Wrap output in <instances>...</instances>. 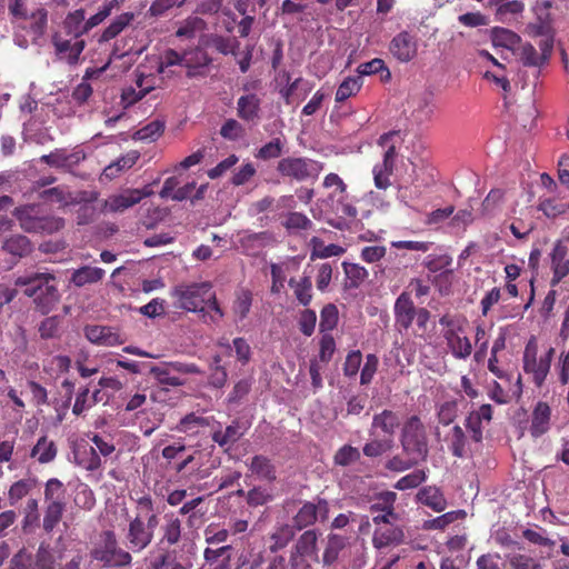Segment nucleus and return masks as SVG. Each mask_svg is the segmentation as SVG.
<instances>
[{
	"mask_svg": "<svg viewBox=\"0 0 569 569\" xmlns=\"http://www.w3.org/2000/svg\"><path fill=\"white\" fill-rule=\"evenodd\" d=\"M171 296L177 308L200 313L206 323L217 325L224 316L208 281L178 284Z\"/></svg>",
	"mask_w": 569,
	"mask_h": 569,
	"instance_id": "f257e3e1",
	"label": "nucleus"
},
{
	"mask_svg": "<svg viewBox=\"0 0 569 569\" xmlns=\"http://www.w3.org/2000/svg\"><path fill=\"white\" fill-rule=\"evenodd\" d=\"M17 287H24L23 293L33 298L37 308L42 313H49L59 301V292L54 277L50 273H31L16 279Z\"/></svg>",
	"mask_w": 569,
	"mask_h": 569,
	"instance_id": "f03ea898",
	"label": "nucleus"
},
{
	"mask_svg": "<svg viewBox=\"0 0 569 569\" xmlns=\"http://www.w3.org/2000/svg\"><path fill=\"white\" fill-rule=\"evenodd\" d=\"M138 515L129 522L127 532L128 547L132 551L143 550L152 540L154 528L158 525L157 515L152 509L149 497H142L138 501Z\"/></svg>",
	"mask_w": 569,
	"mask_h": 569,
	"instance_id": "7ed1b4c3",
	"label": "nucleus"
},
{
	"mask_svg": "<svg viewBox=\"0 0 569 569\" xmlns=\"http://www.w3.org/2000/svg\"><path fill=\"white\" fill-rule=\"evenodd\" d=\"M555 355L552 347L539 350L538 342L531 337L527 342L522 356V369L537 387H541L550 371Z\"/></svg>",
	"mask_w": 569,
	"mask_h": 569,
	"instance_id": "20e7f679",
	"label": "nucleus"
},
{
	"mask_svg": "<svg viewBox=\"0 0 569 569\" xmlns=\"http://www.w3.org/2000/svg\"><path fill=\"white\" fill-rule=\"evenodd\" d=\"M439 323L443 327V338L450 353L460 360L467 359L472 352V346L467 337L465 318L443 316Z\"/></svg>",
	"mask_w": 569,
	"mask_h": 569,
	"instance_id": "39448f33",
	"label": "nucleus"
},
{
	"mask_svg": "<svg viewBox=\"0 0 569 569\" xmlns=\"http://www.w3.org/2000/svg\"><path fill=\"white\" fill-rule=\"evenodd\" d=\"M402 141L400 131H389L379 138V144L386 148L383 159L372 168L376 188L386 190L391 186V176L395 167L396 144Z\"/></svg>",
	"mask_w": 569,
	"mask_h": 569,
	"instance_id": "423d86ee",
	"label": "nucleus"
},
{
	"mask_svg": "<svg viewBox=\"0 0 569 569\" xmlns=\"http://www.w3.org/2000/svg\"><path fill=\"white\" fill-rule=\"evenodd\" d=\"M20 227L27 232L53 233L64 227V220L54 216H42L38 206H26L14 210Z\"/></svg>",
	"mask_w": 569,
	"mask_h": 569,
	"instance_id": "0eeeda50",
	"label": "nucleus"
},
{
	"mask_svg": "<svg viewBox=\"0 0 569 569\" xmlns=\"http://www.w3.org/2000/svg\"><path fill=\"white\" fill-rule=\"evenodd\" d=\"M419 171L418 166L413 161L408 160L407 163H402L401 170L396 176L397 199L409 208H413V204L422 196V182Z\"/></svg>",
	"mask_w": 569,
	"mask_h": 569,
	"instance_id": "6e6552de",
	"label": "nucleus"
},
{
	"mask_svg": "<svg viewBox=\"0 0 569 569\" xmlns=\"http://www.w3.org/2000/svg\"><path fill=\"white\" fill-rule=\"evenodd\" d=\"M401 443L403 451L413 461L425 460L428 456V443L422 422L417 417H411L402 429Z\"/></svg>",
	"mask_w": 569,
	"mask_h": 569,
	"instance_id": "1a4fd4ad",
	"label": "nucleus"
},
{
	"mask_svg": "<svg viewBox=\"0 0 569 569\" xmlns=\"http://www.w3.org/2000/svg\"><path fill=\"white\" fill-rule=\"evenodd\" d=\"M278 172L298 181L316 179L322 170L319 162L307 158H283L278 162Z\"/></svg>",
	"mask_w": 569,
	"mask_h": 569,
	"instance_id": "9d476101",
	"label": "nucleus"
},
{
	"mask_svg": "<svg viewBox=\"0 0 569 569\" xmlns=\"http://www.w3.org/2000/svg\"><path fill=\"white\" fill-rule=\"evenodd\" d=\"M93 558L111 566H123L131 561V556L117 546L114 533L104 531L99 546L93 550Z\"/></svg>",
	"mask_w": 569,
	"mask_h": 569,
	"instance_id": "9b49d317",
	"label": "nucleus"
},
{
	"mask_svg": "<svg viewBox=\"0 0 569 569\" xmlns=\"http://www.w3.org/2000/svg\"><path fill=\"white\" fill-rule=\"evenodd\" d=\"M151 194L152 190L150 187H144L143 189H124L119 193L109 196L104 201L103 210L112 213L123 212Z\"/></svg>",
	"mask_w": 569,
	"mask_h": 569,
	"instance_id": "f8f14e48",
	"label": "nucleus"
},
{
	"mask_svg": "<svg viewBox=\"0 0 569 569\" xmlns=\"http://www.w3.org/2000/svg\"><path fill=\"white\" fill-rule=\"evenodd\" d=\"M72 461L88 470L94 471L100 468L101 459L92 446L91 439L87 437L77 438L71 441Z\"/></svg>",
	"mask_w": 569,
	"mask_h": 569,
	"instance_id": "ddd939ff",
	"label": "nucleus"
},
{
	"mask_svg": "<svg viewBox=\"0 0 569 569\" xmlns=\"http://www.w3.org/2000/svg\"><path fill=\"white\" fill-rule=\"evenodd\" d=\"M9 9L13 17L21 18L24 20L22 28H30L33 38L40 36L47 24V13L43 9H38L32 12L31 16L27 17L26 2L23 0H11Z\"/></svg>",
	"mask_w": 569,
	"mask_h": 569,
	"instance_id": "4468645a",
	"label": "nucleus"
},
{
	"mask_svg": "<svg viewBox=\"0 0 569 569\" xmlns=\"http://www.w3.org/2000/svg\"><path fill=\"white\" fill-rule=\"evenodd\" d=\"M389 51L398 61L409 62L418 54V40L408 31H401L391 39Z\"/></svg>",
	"mask_w": 569,
	"mask_h": 569,
	"instance_id": "2eb2a0df",
	"label": "nucleus"
},
{
	"mask_svg": "<svg viewBox=\"0 0 569 569\" xmlns=\"http://www.w3.org/2000/svg\"><path fill=\"white\" fill-rule=\"evenodd\" d=\"M157 86V78L152 74H146L138 69L136 86L123 89L121 94V103L123 108H128L142 99L147 93Z\"/></svg>",
	"mask_w": 569,
	"mask_h": 569,
	"instance_id": "dca6fc26",
	"label": "nucleus"
},
{
	"mask_svg": "<svg viewBox=\"0 0 569 569\" xmlns=\"http://www.w3.org/2000/svg\"><path fill=\"white\" fill-rule=\"evenodd\" d=\"M53 44L58 57L70 64L79 61L86 46L84 41L79 37L71 36L67 39L60 34L53 37Z\"/></svg>",
	"mask_w": 569,
	"mask_h": 569,
	"instance_id": "f3484780",
	"label": "nucleus"
},
{
	"mask_svg": "<svg viewBox=\"0 0 569 569\" xmlns=\"http://www.w3.org/2000/svg\"><path fill=\"white\" fill-rule=\"evenodd\" d=\"M84 335L90 342L106 347L119 346L126 341L118 330L104 326H87Z\"/></svg>",
	"mask_w": 569,
	"mask_h": 569,
	"instance_id": "a211bd4d",
	"label": "nucleus"
},
{
	"mask_svg": "<svg viewBox=\"0 0 569 569\" xmlns=\"http://www.w3.org/2000/svg\"><path fill=\"white\" fill-rule=\"evenodd\" d=\"M416 308L409 293L402 292L396 300L393 312L397 328L407 330L415 320Z\"/></svg>",
	"mask_w": 569,
	"mask_h": 569,
	"instance_id": "6ab92c4d",
	"label": "nucleus"
},
{
	"mask_svg": "<svg viewBox=\"0 0 569 569\" xmlns=\"http://www.w3.org/2000/svg\"><path fill=\"white\" fill-rule=\"evenodd\" d=\"M550 419H551V409L548 403L543 401L537 402L535 406L531 419H530V426H529V432L533 438H538L550 429Z\"/></svg>",
	"mask_w": 569,
	"mask_h": 569,
	"instance_id": "aec40b11",
	"label": "nucleus"
},
{
	"mask_svg": "<svg viewBox=\"0 0 569 569\" xmlns=\"http://www.w3.org/2000/svg\"><path fill=\"white\" fill-rule=\"evenodd\" d=\"M183 67L187 69L188 77H196L203 72L210 63V58L201 48L186 50L183 52Z\"/></svg>",
	"mask_w": 569,
	"mask_h": 569,
	"instance_id": "412c9836",
	"label": "nucleus"
},
{
	"mask_svg": "<svg viewBox=\"0 0 569 569\" xmlns=\"http://www.w3.org/2000/svg\"><path fill=\"white\" fill-rule=\"evenodd\" d=\"M567 248L562 242L558 241L551 252V267L553 277L552 286L559 283L569 273V259H567Z\"/></svg>",
	"mask_w": 569,
	"mask_h": 569,
	"instance_id": "4be33fe9",
	"label": "nucleus"
},
{
	"mask_svg": "<svg viewBox=\"0 0 569 569\" xmlns=\"http://www.w3.org/2000/svg\"><path fill=\"white\" fill-rule=\"evenodd\" d=\"M260 98L254 93L241 96L237 101L239 118L247 122H257L260 119Z\"/></svg>",
	"mask_w": 569,
	"mask_h": 569,
	"instance_id": "5701e85b",
	"label": "nucleus"
},
{
	"mask_svg": "<svg viewBox=\"0 0 569 569\" xmlns=\"http://www.w3.org/2000/svg\"><path fill=\"white\" fill-rule=\"evenodd\" d=\"M328 513V503L319 501L317 505L305 503L298 511L295 520L299 528H305L312 525L318 517L326 519Z\"/></svg>",
	"mask_w": 569,
	"mask_h": 569,
	"instance_id": "b1692460",
	"label": "nucleus"
},
{
	"mask_svg": "<svg viewBox=\"0 0 569 569\" xmlns=\"http://www.w3.org/2000/svg\"><path fill=\"white\" fill-rule=\"evenodd\" d=\"M403 539V532L400 528L389 526H380L376 529L372 538L373 546L378 549L390 545H398Z\"/></svg>",
	"mask_w": 569,
	"mask_h": 569,
	"instance_id": "393cba45",
	"label": "nucleus"
},
{
	"mask_svg": "<svg viewBox=\"0 0 569 569\" xmlns=\"http://www.w3.org/2000/svg\"><path fill=\"white\" fill-rule=\"evenodd\" d=\"M398 426V416L392 411L385 410L373 417L372 433L379 436L381 432L386 436H392Z\"/></svg>",
	"mask_w": 569,
	"mask_h": 569,
	"instance_id": "a878e982",
	"label": "nucleus"
},
{
	"mask_svg": "<svg viewBox=\"0 0 569 569\" xmlns=\"http://www.w3.org/2000/svg\"><path fill=\"white\" fill-rule=\"evenodd\" d=\"M161 526L162 542L169 546L176 545L181 538V521L174 513H166Z\"/></svg>",
	"mask_w": 569,
	"mask_h": 569,
	"instance_id": "bb28decb",
	"label": "nucleus"
},
{
	"mask_svg": "<svg viewBox=\"0 0 569 569\" xmlns=\"http://www.w3.org/2000/svg\"><path fill=\"white\" fill-rule=\"evenodd\" d=\"M41 159L50 166L70 167L84 159V154L82 151L68 152L66 150H57L50 154L43 156Z\"/></svg>",
	"mask_w": 569,
	"mask_h": 569,
	"instance_id": "cd10ccee",
	"label": "nucleus"
},
{
	"mask_svg": "<svg viewBox=\"0 0 569 569\" xmlns=\"http://www.w3.org/2000/svg\"><path fill=\"white\" fill-rule=\"evenodd\" d=\"M150 373L160 385L172 387L184 385V380L174 373L169 362L151 367Z\"/></svg>",
	"mask_w": 569,
	"mask_h": 569,
	"instance_id": "c85d7f7f",
	"label": "nucleus"
},
{
	"mask_svg": "<svg viewBox=\"0 0 569 569\" xmlns=\"http://www.w3.org/2000/svg\"><path fill=\"white\" fill-rule=\"evenodd\" d=\"M134 19V13L124 12L116 17L112 22L103 30L99 38V42H108L109 40L116 38L122 30L130 24V22Z\"/></svg>",
	"mask_w": 569,
	"mask_h": 569,
	"instance_id": "c756f323",
	"label": "nucleus"
},
{
	"mask_svg": "<svg viewBox=\"0 0 569 569\" xmlns=\"http://www.w3.org/2000/svg\"><path fill=\"white\" fill-rule=\"evenodd\" d=\"M104 276V270L98 267H82L73 271L71 281L77 287H83L89 283L100 281Z\"/></svg>",
	"mask_w": 569,
	"mask_h": 569,
	"instance_id": "7c9ffc66",
	"label": "nucleus"
},
{
	"mask_svg": "<svg viewBox=\"0 0 569 569\" xmlns=\"http://www.w3.org/2000/svg\"><path fill=\"white\" fill-rule=\"evenodd\" d=\"M107 69V64L99 69H88L83 76L82 81L74 88L72 97L79 103L88 100L92 94V88L88 80L99 77Z\"/></svg>",
	"mask_w": 569,
	"mask_h": 569,
	"instance_id": "2f4dec72",
	"label": "nucleus"
},
{
	"mask_svg": "<svg viewBox=\"0 0 569 569\" xmlns=\"http://www.w3.org/2000/svg\"><path fill=\"white\" fill-rule=\"evenodd\" d=\"M418 500L437 512L445 510L447 502L440 490L436 487H427L419 491Z\"/></svg>",
	"mask_w": 569,
	"mask_h": 569,
	"instance_id": "473e14b6",
	"label": "nucleus"
},
{
	"mask_svg": "<svg viewBox=\"0 0 569 569\" xmlns=\"http://www.w3.org/2000/svg\"><path fill=\"white\" fill-rule=\"evenodd\" d=\"M3 250L16 257H24L32 250L29 239L24 236L17 234L8 238L2 246Z\"/></svg>",
	"mask_w": 569,
	"mask_h": 569,
	"instance_id": "72a5a7b5",
	"label": "nucleus"
},
{
	"mask_svg": "<svg viewBox=\"0 0 569 569\" xmlns=\"http://www.w3.org/2000/svg\"><path fill=\"white\" fill-rule=\"evenodd\" d=\"M57 455V448L52 440L41 437L31 451V456L41 463L50 462Z\"/></svg>",
	"mask_w": 569,
	"mask_h": 569,
	"instance_id": "f704fd0d",
	"label": "nucleus"
},
{
	"mask_svg": "<svg viewBox=\"0 0 569 569\" xmlns=\"http://www.w3.org/2000/svg\"><path fill=\"white\" fill-rule=\"evenodd\" d=\"M492 44L509 50H515L520 42V38L515 32L505 28H495L491 36Z\"/></svg>",
	"mask_w": 569,
	"mask_h": 569,
	"instance_id": "c9c22d12",
	"label": "nucleus"
},
{
	"mask_svg": "<svg viewBox=\"0 0 569 569\" xmlns=\"http://www.w3.org/2000/svg\"><path fill=\"white\" fill-rule=\"evenodd\" d=\"M310 244L312 247L311 259L337 257L345 252V249L342 247L333 243L325 244V242L317 237H313L311 239Z\"/></svg>",
	"mask_w": 569,
	"mask_h": 569,
	"instance_id": "e433bc0d",
	"label": "nucleus"
},
{
	"mask_svg": "<svg viewBox=\"0 0 569 569\" xmlns=\"http://www.w3.org/2000/svg\"><path fill=\"white\" fill-rule=\"evenodd\" d=\"M243 435V430L238 423H232L226 428L224 431L218 430L212 435V439L220 447H227L233 445Z\"/></svg>",
	"mask_w": 569,
	"mask_h": 569,
	"instance_id": "4c0bfd02",
	"label": "nucleus"
},
{
	"mask_svg": "<svg viewBox=\"0 0 569 569\" xmlns=\"http://www.w3.org/2000/svg\"><path fill=\"white\" fill-rule=\"evenodd\" d=\"M445 441L448 442V446L452 453L456 457H463L466 453V437L463 430L459 426H453L449 433L446 436Z\"/></svg>",
	"mask_w": 569,
	"mask_h": 569,
	"instance_id": "58836bf2",
	"label": "nucleus"
},
{
	"mask_svg": "<svg viewBox=\"0 0 569 569\" xmlns=\"http://www.w3.org/2000/svg\"><path fill=\"white\" fill-rule=\"evenodd\" d=\"M312 90V84L302 79L297 78L292 83H290L287 88L281 90L282 97L286 99L287 103H291L293 101L295 96L300 98H305Z\"/></svg>",
	"mask_w": 569,
	"mask_h": 569,
	"instance_id": "ea45409f",
	"label": "nucleus"
},
{
	"mask_svg": "<svg viewBox=\"0 0 569 569\" xmlns=\"http://www.w3.org/2000/svg\"><path fill=\"white\" fill-rule=\"evenodd\" d=\"M64 507V502H47V508L43 517V528L46 531H52V529L59 523L63 515Z\"/></svg>",
	"mask_w": 569,
	"mask_h": 569,
	"instance_id": "a19ab883",
	"label": "nucleus"
},
{
	"mask_svg": "<svg viewBox=\"0 0 569 569\" xmlns=\"http://www.w3.org/2000/svg\"><path fill=\"white\" fill-rule=\"evenodd\" d=\"M206 28V22L199 17L187 18L177 29L176 36L178 38L191 39L197 33L202 32Z\"/></svg>",
	"mask_w": 569,
	"mask_h": 569,
	"instance_id": "79ce46f5",
	"label": "nucleus"
},
{
	"mask_svg": "<svg viewBox=\"0 0 569 569\" xmlns=\"http://www.w3.org/2000/svg\"><path fill=\"white\" fill-rule=\"evenodd\" d=\"M64 27L70 36L79 38L83 32L90 29L87 28V20L83 10H76L74 12L69 13L66 18Z\"/></svg>",
	"mask_w": 569,
	"mask_h": 569,
	"instance_id": "37998d69",
	"label": "nucleus"
},
{
	"mask_svg": "<svg viewBox=\"0 0 569 569\" xmlns=\"http://www.w3.org/2000/svg\"><path fill=\"white\" fill-rule=\"evenodd\" d=\"M345 537L333 533L329 535L328 543L322 556L325 565L333 563L338 559L339 552L345 548Z\"/></svg>",
	"mask_w": 569,
	"mask_h": 569,
	"instance_id": "c03bdc74",
	"label": "nucleus"
},
{
	"mask_svg": "<svg viewBox=\"0 0 569 569\" xmlns=\"http://www.w3.org/2000/svg\"><path fill=\"white\" fill-rule=\"evenodd\" d=\"M208 425L209 421L207 418L190 413L183 417L174 429L179 432L194 435L199 432L200 428Z\"/></svg>",
	"mask_w": 569,
	"mask_h": 569,
	"instance_id": "a18cd8bd",
	"label": "nucleus"
},
{
	"mask_svg": "<svg viewBox=\"0 0 569 569\" xmlns=\"http://www.w3.org/2000/svg\"><path fill=\"white\" fill-rule=\"evenodd\" d=\"M362 86V80L360 77H348L346 78L337 89L336 92V101L342 102L356 94Z\"/></svg>",
	"mask_w": 569,
	"mask_h": 569,
	"instance_id": "49530a36",
	"label": "nucleus"
},
{
	"mask_svg": "<svg viewBox=\"0 0 569 569\" xmlns=\"http://www.w3.org/2000/svg\"><path fill=\"white\" fill-rule=\"evenodd\" d=\"M164 126L160 121H152L137 130L133 139L138 141L152 142L157 140L163 132Z\"/></svg>",
	"mask_w": 569,
	"mask_h": 569,
	"instance_id": "de8ad7c7",
	"label": "nucleus"
},
{
	"mask_svg": "<svg viewBox=\"0 0 569 569\" xmlns=\"http://www.w3.org/2000/svg\"><path fill=\"white\" fill-rule=\"evenodd\" d=\"M34 481L32 479H21L11 485L8 491V499L11 506H14L19 500L24 498L33 488Z\"/></svg>",
	"mask_w": 569,
	"mask_h": 569,
	"instance_id": "09e8293b",
	"label": "nucleus"
},
{
	"mask_svg": "<svg viewBox=\"0 0 569 569\" xmlns=\"http://www.w3.org/2000/svg\"><path fill=\"white\" fill-rule=\"evenodd\" d=\"M139 159V152L137 151H130L122 156L119 160H117L114 163L108 166L104 169V174L109 178L114 177L119 171L130 169Z\"/></svg>",
	"mask_w": 569,
	"mask_h": 569,
	"instance_id": "8fccbe9b",
	"label": "nucleus"
},
{
	"mask_svg": "<svg viewBox=\"0 0 569 569\" xmlns=\"http://www.w3.org/2000/svg\"><path fill=\"white\" fill-rule=\"evenodd\" d=\"M252 295L247 290L237 292L236 299L232 305V311L238 320H243L251 308Z\"/></svg>",
	"mask_w": 569,
	"mask_h": 569,
	"instance_id": "3c124183",
	"label": "nucleus"
},
{
	"mask_svg": "<svg viewBox=\"0 0 569 569\" xmlns=\"http://www.w3.org/2000/svg\"><path fill=\"white\" fill-rule=\"evenodd\" d=\"M290 287L293 288L295 296L298 299V301L307 306L311 301V280L309 277H303L299 281H296L291 279L289 281Z\"/></svg>",
	"mask_w": 569,
	"mask_h": 569,
	"instance_id": "603ef678",
	"label": "nucleus"
},
{
	"mask_svg": "<svg viewBox=\"0 0 569 569\" xmlns=\"http://www.w3.org/2000/svg\"><path fill=\"white\" fill-rule=\"evenodd\" d=\"M283 226L291 232L307 230L312 226L311 220L300 212H291L289 213L284 221Z\"/></svg>",
	"mask_w": 569,
	"mask_h": 569,
	"instance_id": "864d4df0",
	"label": "nucleus"
},
{
	"mask_svg": "<svg viewBox=\"0 0 569 569\" xmlns=\"http://www.w3.org/2000/svg\"><path fill=\"white\" fill-rule=\"evenodd\" d=\"M283 149V142L280 138H274L270 142L262 146L257 153L254 154L256 158L261 160H269L278 158Z\"/></svg>",
	"mask_w": 569,
	"mask_h": 569,
	"instance_id": "5fc2aeb1",
	"label": "nucleus"
},
{
	"mask_svg": "<svg viewBox=\"0 0 569 569\" xmlns=\"http://www.w3.org/2000/svg\"><path fill=\"white\" fill-rule=\"evenodd\" d=\"M46 502H64V488L61 481L52 478L47 481L44 489Z\"/></svg>",
	"mask_w": 569,
	"mask_h": 569,
	"instance_id": "6e6d98bb",
	"label": "nucleus"
},
{
	"mask_svg": "<svg viewBox=\"0 0 569 569\" xmlns=\"http://www.w3.org/2000/svg\"><path fill=\"white\" fill-rule=\"evenodd\" d=\"M219 346L226 347L228 350H234L236 357L239 361L246 363L249 361L251 356V348L249 343L243 338H236L232 341V347L222 341L219 342Z\"/></svg>",
	"mask_w": 569,
	"mask_h": 569,
	"instance_id": "4d7b16f0",
	"label": "nucleus"
},
{
	"mask_svg": "<svg viewBox=\"0 0 569 569\" xmlns=\"http://www.w3.org/2000/svg\"><path fill=\"white\" fill-rule=\"evenodd\" d=\"M244 132L246 131H244L243 126L234 119L227 120L220 129V134L224 139L231 140V141H237V140L243 138Z\"/></svg>",
	"mask_w": 569,
	"mask_h": 569,
	"instance_id": "13d9d810",
	"label": "nucleus"
},
{
	"mask_svg": "<svg viewBox=\"0 0 569 569\" xmlns=\"http://www.w3.org/2000/svg\"><path fill=\"white\" fill-rule=\"evenodd\" d=\"M360 459V451L351 447L349 445H346L341 447L337 453L335 455V463L346 467L351 465L355 461H358Z\"/></svg>",
	"mask_w": 569,
	"mask_h": 569,
	"instance_id": "bf43d9fd",
	"label": "nucleus"
},
{
	"mask_svg": "<svg viewBox=\"0 0 569 569\" xmlns=\"http://www.w3.org/2000/svg\"><path fill=\"white\" fill-rule=\"evenodd\" d=\"M457 411H458V403L456 400H448V401L442 402L438 407V411H437L439 422L445 426L450 425L456 419Z\"/></svg>",
	"mask_w": 569,
	"mask_h": 569,
	"instance_id": "052dcab7",
	"label": "nucleus"
},
{
	"mask_svg": "<svg viewBox=\"0 0 569 569\" xmlns=\"http://www.w3.org/2000/svg\"><path fill=\"white\" fill-rule=\"evenodd\" d=\"M249 468L252 473L263 479L273 478L272 467L267 458L256 456L252 458Z\"/></svg>",
	"mask_w": 569,
	"mask_h": 569,
	"instance_id": "680f3d73",
	"label": "nucleus"
},
{
	"mask_svg": "<svg viewBox=\"0 0 569 569\" xmlns=\"http://www.w3.org/2000/svg\"><path fill=\"white\" fill-rule=\"evenodd\" d=\"M338 323V309L335 305H327L321 310L320 329L321 331H331Z\"/></svg>",
	"mask_w": 569,
	"mask_h": 569,
	"instance_id": "e2e57ef3",
	"label": "nucleus"
},
{
	"mask_svg": "<svg viewBox=\"0 0 569 569\" xmlns=\"http://www.w3.org/2000/svg\"><path fill=\"white\" fill-rule=\"evenodd\" d=\"M211 43L222 54H234L239 49V41L232 37L213 36L211 37Z\"/></svg>",
	"mask_w": 569,
	"mask_h": 569,
	"instance_id": "0e129e2a",
	"label": "nucleus"
},
{
	"mask_svg": "<svg viewBox=\"0 0 569 569\" xmlns=\"http://www.w3.org/2000/svg\"><path fill=\"white\" fill-rule=\"evenodd\" d=\"M426 480V473L423 470H415L409 475L403 476L400 478L397 483L395 485V488L398 490H407L418 487L420 483H422Z\"/></svg>",
	"mask_w": 569,
	"mask_h": 569,
	"instance_id": "69168bd1",
	"label": "nucleus"
},
{
	"mask_svg": "<svg viewBox=\"0 0 569 569\" xmlns=\"http://www.w3.org/2000/svg\"><path fill=\"white\" fill-rule=\"evenodd\" d=\"M118 6H119L118 0L106 1L101 6V8L98 10V12L87 20V28L91 29V28L100 24L102 21H104L111 14L112 10L116 9Z\"/></svg>",
	"mask_w": 569,
	"mask_h": 569,
	"instance_id": "338daca9",
	"label": "nucleus"
},
{
	"mask_svg": "<svg viewBox=\"0 0 569 569\" xmlns=\"http://www.w3.org/2000/svg\"><path fill=\"white\" fill-rule=\"evenodd\" d=\"M89 389L83 388L81 389L77 396L76 400L72 407V412L76 416H80L84 411H87L89 408H91L94 403H97V399H90Z\"/></svg>",
	"mask_w": 569,
	"mask_h": 569,
	"instance_id": "774afa93",
	"label": "nucleus"
}]
</instances>
